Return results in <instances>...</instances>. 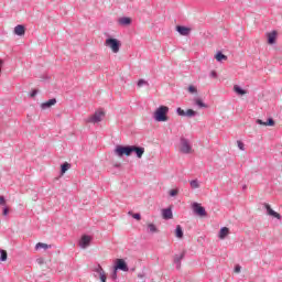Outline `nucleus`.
<instances>
[{
	"label": "nucleus",
	"instance_id": "cd10ccee",
	"mask_svg": "<svg viewBox=\"0 0 282 282\" xmlns=\"http://www.w3.org/2000/svg\"><path fill=\"white\" fill-rule=\"evenodd\" d=\"M0 261H8V251L0 250Z\"/></svg>",
	"mask_w": 282,
	"mask_h": 282
},
{
	"label": "nucleus",
	"instance_id": "6e6552de",
	"mask_svg": "<svg viewBox=\"0 0 282 282\" xmlns=\"http://www.w3.org/2000/svg\"><path fill=\"white\" fill-rule=\"evenodd\" d=\"M116 270H121L122 272H129V265H127V262L122 259H117L116 260Z\"/></svg>",
	"mask_w": 282,
	"mask_h": 282
},
{
	"label": "nucleus",
	"instance_id": "0eeeda50",
	"mask_svg": "<svg viewBox=\"0 0 282 282\" xmlns=\"http://www.w3.org/2000/svg\"><path fill=\"white\" fill-rule=\"evenodd\" d=\"M193 210L198 217H206V208H204L199 203L193 204Z\"/></svg>",
	"mask_w": 282,
	"mask_h": 282
},
{
	"label": "nucleus",
	"instance_id": "f8f14e48",
	"mask_svg": "<svg viewBox=\"0 0 282 282\" xmlns=\"http://www.w3.org/2000/svg\"><path fill=\"white\" fill-rule=\"evenodd\" d=\"M193 105H195L196 107H198V109H208V105H206L204 102V100H202V98L199 97H195L193 99Z\"/></svg>",
	"mask_w": 282,
	"mask_h": 282
},
{
	"label": "nucleus",
	"instance_id": "79ce46f5",
	"mask_svg": "<svg viewBox=\"0 0 282 282\" xmlns=\"http://www.w3.org/2000/svg\"><path fill=\"white\" fill-rule=\"evenodd\" d=\"M256 122H257V124H261V126L265 127V122L261 119H257Z\"/></svg>",
	"mask_w": 282,
	"mask_h": 282
},
{
	"label": "nucleus",
	"instance_id": "f03ea898",
	"mask_svg": "<svg viewBox=\"0 0 282 282\" xmlns=\"http://www.w3.org/2000/svg\"><path fill=\"white\" fill-rule=\"evenodd\" d=\"M105 45L106 47H110L113 54H118V52H120V47H122L120 40L113 37L106 39Z\"/></svg>",
	"mask_w": 282,
	"mask_h": 282
},
{
	"label": "nucleus",
	"instance_id": "bb28decb",
	"mask_svg": "<svg viewBox=\"0 0 282 282\" xmlns=\"http://www.w3.org/2000/svg\"><path fill=\"white\" fill-rule=\"evenodd\" d=\"M40 248H44V250H47V248H52V246L43 242H37L35 245V250H40Z\"/></svg>",
	"mask_w": 282,
	"mask_h": 282
},
{
	"label": "nucleus",
	"instance_id": "393cba45",
	"mask_svg": "<svg viewBox=\"0 0 282 282\" xmlns=\"http://www.w3.org/2000/svg\"><path fill=\"white\" fill-rule=\"evenodd\" d=\"M148 232L154 235V232H159L158 227L154 224H148Z\"/></svg>",
	"mask_w": 282,
	"mask_h": 282
},
{
	"label": "nucleus",
	"instance_id": "9d476101",
	"mask_svg": "<svg viewBox=\"0 0 282 282\" xmlns=\"http://www.w3.org/2000/svg\"><path fill=\"white\" fill-rule=\"evenodd\" d=\"M90 243H91V238L90 236H87V235H84L79 240V247H82L83 249L89 248Z\"/></svg>",
	"mask_w": 282,
	"mask_h": 282
},
{
	"label": "nucleus",
	"instance_id": "9b49d317",
	"mask_svg": "<svg viewBox=\"0 0 282 282\" xmlns=\"http://www.w3.org/2000/svg\"><path fill=\"white\" fill-rule=\"evenodd\" d=\"M176 32H178L181 36H188V34H191V29L188 26L177 25Z\"/></svg>",
	"mask_w": 282,
	"mask_h": 282
},
{
	"label": "nucleus",
	"instance_id": "09e8293b",
	"mask_svg": "<svg viewBox=\"0 0 282 282\" xmlns=\"http://www.w3.org/2000/svg\"><path fill=\"white\" fill-rule=\"evenodd\" d=\"M1 63H2V62H1V59H0V74H1Z\"/></svg>",
	"mask_w": 282,
	"mask_h": 282
},
{
	"label": "nucleus",
	"instance_id": "aec40b11",
	"mask_svg": "<svg viewBox=\"0 0 282 282\" xmlns=\"http://www.w3.org/2000/svg\"><path fill=\"white\" fill-rule=\"evenodd\" d=\"M227 235H230V229L228 227L220 228L219 239H226Z\"/></svg>",
	"mask_w": 282,
	"mask_h": 282
},
{
	"label": "nucleus",
	"instance_id": "de8ad7c7",
	"mask_svg": "<svg viewBox=\"0 0 282 282\" xmlns=\"http://www.w3.org/2000/svg\"><path fill=\"white\" fill-rule=\"evenodd\" d=\"M138 276H139V279H142V276H144V275H142V274H138Z\"/></svg>",
	"mask_w": 282,
	"mask_h": 282
},
{
	"label": "nucleus",
	"instance_id": "b1692460",
	"mask_svg": "<svg viewBox=\"0 0 282 282\" xmlns=\"http://www.w3.org/2000/svg\"><path fill=\"white\" fill-rule=\"evenodd\" d=\"M234 91H236L238 96H246L247 94V91L243 88H241V86L239 85L234 86Z\"/></svg>",
	"mask_w": 282,
	"mask_h": 282
},
{
	"label": "nucleus",
	"instance_id": "f3484780",
	"mask_svg": "<svg viewBox=\"0 0 282 282\" xmlns=\"http://www.w3.org/2000/svg\"><path fill=\"white\" fill-rule=\"evenodd\" d=\"M56 105V98H52L43 104H41V109H50V107H54Z\"/></svg>",
	"mask_w": 282,
	"mask_h": 282
},
{
	"label": "nucleus",
	"instance_id": "a211bd4d",
	"mask_svg": "<svg viewBox=\"0 0 282 282\" xmlns=\"http://www.w3.org/2000/svg\"><path fill=\"white\" fill-rule=\"evenodd\" d=\"M217 63H224V61H228V56H226L221 51H218L215 55Z\"/></svg>",
	"mask_w": 282,
	"mask_h": 282
},
{
	"label": "nucleus",
	"instance_id": "20e7f679",
	"mask_svg": "<svg viewBox=\"0 0 282 282\" xmlns=\"http://www.w3.org/2000/svg\"><path fill=\"white\" fill-rule=\"evenodd\" d=\"M180 142H181V147H180L181 153H184L185 155L193 153V145H191V141H188V139L181 137Z\"/></svg>",
	"mask_w": 282,
	"mask_h": 282
},
{
	"label": "nucleus",
	"instance_id": "2eb2a0df",
	"mask_svg": "<svg viewBox=\"0 0 282 282\" xmlns=\"http://www.w3.org/2000/svg\"><path fill=\"white\" fill-rule=\"evenodd\" d=\"M269 45H274L276 43V31H272L267 33Z\"/></svg>",
	"mask_w": 282,
	"mask_h": 282
},
{
	"label": "nucleus",
	"instance_id": "f257e3e1",
	"mask_svg": "<svg viewBox=\"0 0 282 282\" xmlns=\"http://www.w3.org/2000/svg\"><path fill=\"white\" fill-rule=\"evenodd\" d=\"M155 122H169V107L160 106L153 113Z\"/></svg>",
	"mask_w": 282,
	"mask_h": 282
},
{
	"label": "nucleus",
	"instance_id": "5701e85b",
	"mask_svg": "<svg viewBox=\"0 0 282 282\" xmlns=\"http://www.w3.org/2000/svg\"><path fill=\"white\" fill-rule=\"evenodd\" d=\"M118 22H119V25H131V18L123 17V18H120Z\"/></svg>",
	"mask_w": 282,
	"mask_h": 282
},
{
	"label": "nucleus",
	"instance_id": "dca6fc26",
	"mask_svg": "<svg viewBox=\"0 0 282 282\" xmlns=\"http://www.w3.org/2000/svg\"><path fill=\"white\" fill-rule=\"evenodd\" d=\"M162 217L163 219H173V210L171 209V207L162 209Z\"/></svg>",
	"mask_w": 282,
	"mask_h": 282
},
{
	"label": "nucleus",
	"instance_id": "ddd939ff",
	"mask_svg": "<svg viewBox=\"0 0 282 282\" xmlns=\"http://www.w3.org/2000/svg\"><path fill=\"white\" fill-rule=\"evenodd\" d=\"M132 153H135L137 158L140 160L144 155V148L132 145Z\"/></svg>",
	"mask_w": 282,
	"mask_h": 282
},
{
	"label": "nucleus",
	"instance_id": "2f4dec72",
	"mask_svg": "<svg viewBox=\"0 0 282 282\" xmlns=\"http://www.w3.org/2000/svg\"><path fill=\"white\" fill-rule=\"evenodd\" d=\"M177 116L186 117V111L182 109L181 107L176 108Z\"/></svg>",
	"mask_w": 282,
	"mask_h": 282
},
{
	"label": "nucleus",
	"instance_id": "423d86ee",
	"mask_svg": "<svg viewBox=\"0 0 282 282\" xmlns=\"http://www.w3.org/2000/svg\"><path fill=\"white\" fill-rule=\"evenodd\" d=\"M186 257V251L181 252L180 254H175L173 259V263L176 267V270L182 269V261Z\"/></svg>",
	"mask_w": 282,
	"mask_h": 282
},
{
	"label": "nucleus",
	"instance_id": "4c0bfd02",
	"mask_svg": "<svg viewBox=\"0 0 282 282\" xmlns=\"http://www.w3.org/2000/svg\"><path fill=\"white\" fill-rule=\"evenodd\" d=\"M132 217L133 219H137V221H140V219H142V215H140V213L133 214Z\"/></svg>",
	"mask_w": 282,
	"mask_h": 282
},
{
	"label": "nucleus",
	"instance_id": "c85d7f7f",
	"mask_svg": "<svg viewBox=\"0 0 282 282\" xmlns=\"http://www.w3.org/2000/svg\"><path fill=\"white\" fill-rule=\"evenodd\" d=\"M189 186H191V188H199V181H197V180H192V181L189 182Z\"/></svg>",
	"mask_w": 282,
	"mask_h": 282
},
{
	"label": "nucleus",
	"instance_id": "e433bc0d",
	"mask_svg": "<svg viewBox=\"0 0 282 282\" xmlns=\"http://www.w3.org/2000/svg\"><path fill=\"white\" fill-rule=\"evenodd\" d=\"M238 142V148L240 149V151H246V145L243 144V142L241 141H237Z\"/></svg>",
	"mask_w": 282,
	"mask_h": 282
},
{
	"label": "nucleus",
	"instance_id": "7c9ffc66",
	"mask_svg": "<svg viewBox=\"0 0 282 282\" xmlns=\"http://www.w3.org/2000/svg\"><path fill=\"white\" fill-rule=\"evenodd\" d=\"M144 85L149 86V82H147L144 79H139L137 83L138 87H144Z\"/></svg>",
	"mask_w": 282,
	"mask_h": 282
},
{
	"label": "nucleus",
	"instance_id": "58836bf2",
	"mask_svg": "<svg viewBox=\"0 0 282 282\" xmlns=\"http://www.w3.org/2000/svg\"><path fill=\"white\" fill-rule=\"evenodd\" d=\"M0 206H6V197L0 196Z\"/></svg>",
	"mask_w": 282,
	"mask_h": 282
},
{
	"label": "nucleus",
	"instance_id": "49530a36",
	"mask_svg": "<svg viewBox=\"0 0 282 282\" xmlns=\"http://www.w3.org/2000/svg\"><path fill=\"white\" fill-rule=\"evenodd\" d=\"M119 166H120V164H115V167H116V169H119Z\"/></svg>",
	"mask_w": 282,
	"mask_h": 282
},
{
	"label": "nucleus",
	"instance_id": "7ed1b4c3",
	"mask_svg": "<svg viewBox=\"0 0 282 282\" xmlns=\"http://www.w3.org/2000/svg\"><path fill=\"white\" fill-rule=\"evenodd\" d=\"M115 154L118 155V158H123V155L129 158V155L132 154V145H117Z\"/></svg>",
	"mask_w": 282,
	"mask_h": 282
},
{
	"label": "nucleus",
	"instance_id": "4468645a",
	"mask_svg": "<svg viewBox=\"0 0 282 282\" xmlns=\"http://www.w3.org/2000/svg\"><path fill=\"white\" fill-rule=\"evenodd\" d=\"M14 34L17 36H25V25L23 24H18L15 28H14Z\"/></svg>",
	"mask_w": 282,
	"mask_h": 282
},
{
	"label": "nucleus",
	"instance_id": "72a5a7b5",
	"mask_svg": "<svg viewBox=\"0 0 282 282\" xmlns=\"http://www.w3.org/2000/svg\"><path fill=\"white\" fill-rule=\"evenodd\" d=\"M187 91H189V94H197V88L193 85L188 86Z\"/></svg>",
	"mask_w": 282,
	"mask_h": 282
},
{
	"label": "nucleus",
	"instance_id": "c756f323",
	"mask_svg": "<svg viewBox=\"0 0 282 282\" xmlns=\"http://www.w3.org/2000/svg\"><path fill=\"white\" fill-rule=\"evenodd\" d=\"M99 279L101 282H107V273L105 271H99Z\"/></svg>",
	"mask_w": 282,
	"mask_h": 282
},
{
	"label": "nucleus",
	"instance_id": "37998d69",
	"mask_svg": "<svg viewBox=\"0 0 282 282\" xmlns=\"http://www.w3.org/2000/svg\"><path fill=\"white\" fill-rule=\"evenodd\" d=\"M235 272H237V273L241 272V265H239V264L236 265L235 267Z\"/></svg>",
	"mask_w": 282,
	"mask_h": 282
},
{
	"label": "nucleus",
	"instance_id": "4be33fe9",
	"mask_svg": "<svg viewBox=\"0 0 282 282\" xmlns=\"http://www.w3.org/2000/svg\"><path fill=\"white\" fill-rule=\"evenodd\" d=\"M175 237H177V239H183L184 238V230L182 229L181 225L176 226Z\"/></svg>",
	"mask_w": 282,
	"mask_h": 282
},
{
	"label": "nucleus",
	"instance_id": "a19ab883",
	"mask_svg": "<svg viewBox=\"0 0 282 282\" xmlns=\"http://www.w3.org/2000/svg\"><path fill=\"white\" fill-rule=\"evenodd\" d=\"M36 94H39V90L33 89L30 94L31 98H34L36 96Z\"/></svg>",
	"mask_w": 282,
	"mask_h": 282
},
{
	"label": "nucleus",
	"instance_id": "c03bdc74",
	"mask_svg": "<svg viewBox=\"0 0 282 282\" xmlns=\"http://www.w3.org/2000/svg\"><path fill=\"white\" fill-rule=\"evenodd\" d=\"M210 76H212L213 78H217V73H216L215 70H213V72L210 73Z\"/></svg>",
	"mask_w": 282,
	"mask_h": 282
},
{
	"label": "nucleus",
	"instance_id": "c9c22d12",
	"mask_svg": "<svg viewBox=\"0 0 282 282\" xmlns=\"http://www.w3.org/2000/svg\"><path fill=\"white\" fill-rule=\"evenodd\" d=\"M178 193H180V189L175 188V189H171L169 194H170V197H175L176 195H178Z\"/></svg>",
	"mask_w": 282,
	"mask_h": 282
},
{
	"label": "nucleus",
	"instance_id": "6ab92c4d",
	"mask_svg": "<svg viewBox=\"0 0 282 282\" xmlns=\"http://www.w3.org/2000/svg\"><path fill=\"white\" fill-rule=\"evenodd\" d=\"M93 272H94L95 279H99L100 272H105V269H102L100 264H97L96 267H94Z\"/></svg>",
	"mask_w": 282,
	"mask_h": 282
},
{
	"label": "nucleus",
	"instance_id": "412c9836",
	"mask_svg": "<svg viewBox=\"0 0 282 282\" xmlns=\"http://www.w3.org/2000/svg\"><path fill=\"white\" fill-rule=\"evenodd\" d=\"M69 169H72V164H69L68 162L63 163L61 165V175H65V173H67Z\"/></svg>",
	"mask_w": 282,
	"mask_h": 282
},
{
	"label": "nucleus",
	"instance_id": "39448f33",
	"mask_svg": "<svg viewBox=\"0 0 282 282\" xmlns=\"http://www.w3.org/2000/svg\"><path fill=\"white\" fill-rule=\"evenodd\" d=\"M105 116L104 111H96L93 116L86 119V122L96 124L98 122H102V117Z\"/></svg>",
	"mask_w": 282,
	"mask_h": 282
},
{
	"label": "nucleus",
	"instance_id": "f704fd0d",
	"mask_svg": "<svg viewBox=\"0 0 282 282\" xmlns=\"http://www.w3.org/2000/svg\"><path fill=\"white\" fill-rule=\"evenodd\" d=\"M265 127H274V119L269 118V119L265 121Z\"/></svg>",
	"mask_w": 282,
	"mask_h": 282
},
{
	"label": "nucleus",
	"instance_id": "a18cd8bd",
	"mask_svg": "<svg viewBox=\"0 0 282 282\" xmlns=\"http://www.w3.org/2000/svg\"><path fill=\"white\" fill-rule=\"evenodd\" d=\"M246 188H248V186H247V185H243V186H242V191H246Z\"/></svg>",
	"mask_w": 282,
	"mask_h": 282
},
{
	"label": "nucleus",
	"instance_id": "1a4fd4ad",
	"mask_svg": "<svg viewBox=\"0 0 282 282\" xmlns=\"http://www.w3.org/2000/svg\"><path fill=\"white\" fill-rule=\"evenodd\" d=\"M263 206L267 210V215H269L270 217H275V219H281V214L274 212L272 207H270V204L264 203Z\"/></svg>",
	"mask_w": 282,
	"mask_h": 282
},
{
	"label": "nucleus",
	"instance_id": "a878e982",
	"mask_svg": "<svg viewBox=\"0 0 282 282\" xmlns=\"http://www.w3.org/2000/svg\"><path fill=\"white\" fill-rule=\"evenodd\" d=\"M195 116H197V111H195L193 109H187V111H185L186 118H195Z\"/></svg>",
	"mask_w": 282,
	"mask_h": 282
},
{
	"label": "nucleus",
	"instance_id": "ea45409f",
	"mask_svg": "<svg viewBox=\"0 0 282 282\" xmlns=\"http://www.w3.org/2000/svg\"><path fill=\"white\" fill-rule=\"evenodd\" d=\"M10 213V209L8 207L3 208L2 215L6 217Z\"/></svg>",
	"mask_w": 282,
	"mask_h": 282
},
{
	"label": "nucleus",
	"instance_id": "473e14b6",
	"mask_svg": "<svg viewBox=\"0 0 282 282\" xmlns=\"http://www.w3.org/2000/svg\"><path fill=\"white\" fill-rule=\"evenodd\" d=\"M111 279L112 281H117L118 280V269H113L112 273H111Z\"/></svg>",
	"mask_w": 282,
	"mask_h": 282
}]
</instances>
